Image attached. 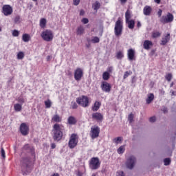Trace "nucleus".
<instances>
[{"label": "nucleus", "mask_w": 176, "mask_h": 176, "mask_svg": "<svg viewBox=\"0 0 176 176\" xmlns=\"http://www.w3.org/2000/svg\"><path fill=\"white\" fill-rule=\"evenodd\" d=\"M2 13L4 16H10L13 13V8L10 5H4L2 7Z\"/></svg>", "instance_id": "nucleus-11"}, {"label": "nucleus", "mask_w": 176, "mask_h": 176, "mask_svg": "<svg viewBox=\"0 0 176 176\" xmlns=\"http://www.w3.org/2000/svg\"><path fill=\"white\" fill-rule=\"evenodd\" d=\"M23 42H30V35L28 34H24L22 36Z\"/></svg>", "instance_id": "nucleus-33"}, {"label": "nucleus", "mask_w": 176, "mask_h": 176, "mask_svg": "<svg viewBox=\"0 0 176 176\" xmlns=\"http://www.w3.org/2000/svg\"><path fill=\"white\" fill-rule=\"evenodd\" d=\"M173 85H174V83L172 82V83L170 84V87H173Z\"/></svg>", "instance_id": "nucleus-61"}, {"label": "nucleus", "mask_w": 176, "mask_h": 176, "mask_svg": "<svg viewBox=\"0 0 176 176\" xmlns=\"http://www.w3.org/2000/svg\"><path fill=\"white\" fill-rule=\"evenodd\" d=\"M174 21V15L168 12L166 15H164L160 19V22L163 24H167L168 23H173Z\"/></svg>", "instance_id": "nucleus-7"}, {"label": "nucleus", "mask_w": 176, "mask_h": 176, "mask_svg": "<svg viewBox=\"0 0 176 176\" xmlns=\"http://www.w3.org/2000/svg\"><path fill=\"white\" fill-rule=\"evenodd\" d=\"M40 27L41 28H45V27H46V19L43 18L40 20Z\"/></svg>", "instance_id": "nucleus-32"}, {"label": "nucleus", "mask_w": 176, "mask_h": 176, "mask_svg": "<svg viewBox=\"0 0 176 176\" xmlns=\"http://www.w3.org/2000/svg\"><path fill=\"white\" fill-rule=\"evenodd\" d=\"M125 151H126V146L124 145H122L119 147V148L117 150V152L119 155H122L124 153Z\"/></svg>", "instance_id": "nucleus-27"}, {"label": "nucleus", "mask_w": 176, "mask_h": 176, "mask_svg": "<svg viewBox=\"0 0 176 176\" xmlns=\"http://www.w3.org/2000/svg\"><path fill=\"white\" fill-rule=\"evenodd\" d=\"M82 76H83V69H82L80 68H77L74 71L75 80H80V79H82Z\"/></svg>", "instance_id": "nucleus-13"}, {"label": "nucleus", "mask_w": 176, "mask_h": 176, "mask_svg": "<svg viewBox=\"0 0 176 176\" xmlns=\"http://www.w3.org/2000/svg\"><path fill=\"white\" fill-rule=\"evenodd\" d=\"M126 24H128V28L130 30H133L134 28V26L135 25V22L134 20H129L126 21Z\"/></svg>", "instance_id": "nucleus-23"}, {"label": "nucleus", "mask_w": 176, "mask_h": 176, "mask_svg": "<svg viewBox=\"0 0 176 176\" xmlns=\"http://www.w3.org/2000/svg\"><path fill=\"white\" fill-rule=\"evenodd\" d=\"M63 131H64V126L60 124H55L53 126L52 137L54 141H60L63 138Z\"/></svg>", "instance_id": "nucleus-1"}, {"label": "nucleus", "mask_w": 176, "mask_h": 176, "mask_svg": "<svg viewBox=\"0 0 176 176\" xmlns=\"http://www.w3.org/2000/svg\"><path fill=\"white\" fill-rule=\"evenodd\" d=\"M45 108H50L52 107V101L50 100H47L45 101Z\"/></svg>", "instance_id": "nucleus-38"}, {"label": "nucleus", "mask_w": 176, "mask_h": 176, "mask_svg": "<svg viewBox=\"0 0 176 176\" xmlns=\"http://www.w3.org/2000/svg\"><path fill=\"white\" fill-rule=\"evenodd\" d=\"M117 174H118V176H124V173H123V171H118V173H117Z\"/></svg>", "instance_id": "nucleus-50"}, {"label": "nucleus", "mask_w": 176, "mask_h": 176, "mask_svg": "<svg viewBox=\"0 0 176 176\" xmlns=\"http://www.w3.org/2000/svg\"><path fill=\"white\" fill-rule=\"evenodd\" d=\"M80 3V0H73V5H74V6H78Z\"/></svg>", "instance_id": "nucleus-45"}, {"label": "nucleus", "mask_w": 176, "mask_h": 176, "mask_svg": "<svg viewBox=\"0 0 176 176\" xmlns=\"http://www.w3.org/2000/svg\"><path fill=\"white\" fill-rule=\"evenodd\" d=\"M128 60L129 61H133V60H135V51L133 49H129L127 51Z\"/></svg>", "instance_id": "nucleus-15"}, {"label": "nucleus", "mask_w": 176, "mask_h": 176, "mask_svg": "<svg viewBox=\"0 0 176 176\" xmlns=\"http://www.w3.org/2000/svg\"><path fill=\"white\" fill-rule=\"evenodd\" d=\"M76 102L78 105H80L83 108H87L90 102L89 100V97L86 96H82L76 99Z\"/></svg>", "instance_id": "nucleus-6"}, {"label": "nucleus", "mask_w": 176, "mask_h": 176, "mask_svg": "<svg viewBox=\"0 0 176 176\" xmlns=\"http://www.w3.org/2000/svg\"><path fill=\"white\" fill-rule=\"evenodd\" d=\"M92 8L94 10H96L97 12V10H98V9L101 8V3H100V2L98 1H96L92 4Z\"/></svg>", "instance_id": "nucleus-24"}, {"label": "nucleus", "mask_w": 176, "mask_h": 176, "mask_svg": "<svg viewBox=\"0 0 176 176\" xmlns=\"http://www.w3.org/2000/svg\"><path fill=\"white\" fill-rule=\"evenodd\" d=\"M123 139L122 138V137H118L113 139V142H115V144H120V142H122V140Z\"/></svg>", "instance_id": "nucleus-36"}, {"label": "nucleus", "mask_w": 176, "mask_h": 176, "mask_svg": "<svg viewBox=\"0 0 176 176\" xmlns=\"http://www.w3.org/2000/svg\"><path fill=\"white\" fill-rule=\"evenodd\" d=\"M20 132L22 135H28V133H30L28 125L25 123H22L20 126Z\"/></svg>", "instance_id": "nucleus-12"}, {"label": "nucleus", "mask_w": 176, "mask_h": 176, "mask_svg": "<svg viewBox=\"0 0 176 176\" xmlns=\"http://www.w3.org/2000/svg\"><path fill=\"white\" fill-rule=\"evenodd\" d=\"M72 108L73 109H76V108H78V104H76V102H72Z\"/></svg>", "instance_id": "nucleus-46"}, {"label": "nucleus", "mask_w": 176, "mask_h": 176, "mask_svg": "<svg viewBox=\"0 0 176 176\" xmlns=\"http://www.w3.org/2000/svg\"><path fill=\"white\" fill-rule=\"evenodd\" d=\"M14 109L15 112H21V111H23V104H20V103L14 104Z\"/></svg>", "instance_id": "nucleus-20"}, {"label": "nucleus", "mask_w": 176, "mask_h": 176, "mask_svg": "<svg viewBox=\"0 0 176 176\" xmlns=\"http://www.w3.org/2000/svg\"><path fill=\"white\" fill-rule=\"evenodd\" d=\"M137 27L138 28H140V27H141V22L140 21H138V23H137Z\"/></svg>", "instance_id": "nucleus-58"}, {"label": "nucleus", "mask_w": 176, "mask_h": 176, "mask_svg": "<svg viewBox=\"0 0 176 176\" xmlns=\"http://www.w3.org/2000/svg\"><path fill=\"white\" fill-rule=\"evenodd\" d=\"M143 13L144 16H151V13H152V8L149 6H146L143 9Z\"/></svg>", "instance_id": "nucleus-18"}, {"label": "nucleus", "mask_w": 176, "mask_h": 176, "mask_svg": "<svg viewBox=\"0 0 176 176\" xmlns=\"http://www.w3.org/2000/svg\"><path fill=\"white\" fill-rule=\"evenodd\" d=\"M18 60H23L24 58V52H19L16 55Z\"/></svg>", "instance_id": "nucleus-34"}, {"label": "nucleus", "mask_w": 176, "mask_h": 176, "mask_svg": "<svg viewBox=\"0 0 176 176\" xmlns=\"http://www.w3.org/2000/svg\"><path fill=\"white\" fill-rule=\"evenodd\" d=\"M111 78V74L109 72H104L102 74V79L104 80H108Z\"/></svg>", "instance_id": "nucleus-28"}, {"label": "nucleus", "mask_w": 176, "mask_h": 176, "mask_svg": "<svg viewBox=\"0 0 176 176\" xmlns=\"http://www.w3.org/2000/svg\"><path fill=\"white\" fill-rule=\"evenodd\" d=\"M153 44L152 43V41H149V40H146L144 42L143 46H144V49H145L146 50H149V49H151V46H152Z\"/></svg>", "instance_id": "nucleus-19"}, {"label": "nucleus", "mask_w": 176, "mask_h": 176, "mask_svg": "<svg viewBox=\"0 0 176 176\" xmlns=\"http://www.w3.org/2000/svg\"><path fill=\"white\" fill-rule=\"evenodd\" d=\"M92 176H96V173L92 174Z\"/></svg>", "instance_id": "nucleus-62"}, {"label": "nucleus", "mask_w": 176, "mask_h": 176, "mask_svg": "<svg viewBox=\"0 0 176 176\" xmlns=\"http://www.w3.org/2000/svg\"><path fill=\"white\" fill-rule=\"evenodd\" d=\"M124 57V54H123V52L119 51L116 53V58L118 60H122Z\"/></svg>", "instance_id": "nucleus-29"}, {"label": "nucleus", "mask_w": 176, "mask_h": 176, "mask_svg": "<svg viewBox=\"0 0 176 176\" xmlns=\"http://www.w3.org/2000/svg\"><path fill=\"white\" fill-rule=\"evenodd\" d=\"M81 21L83 24H87V23H89V19L87 18H84L81 20Z\"/></svg>", "instance_id": "nucleus-47"}, {"label": "nucleus", "mask_w": 176, "mask_h": 176, "mask_svg": "<svg viewBox=\"0 0 176 176\" xmlns=\"http://www.w3.org/2000/svg\"><path fill=\"white\" fill-rule=\"evenodd\" d=\"M123 32V22L118 19L114 27V34L116 36H120Z\"/></svg>", "instance_id": "nucleus-5"}, {"label": "nucleus", "mask_w": 176, "mask_h": 176, "mask_svg": "<svg viewBox=\"0 0 176 176\" xmlns=\"http://www.w3.org/2000/svg\"><path fill=\"white\" fill-rule=\"evenodd\" d=\"M154 98H155V95H153V94H148L147 95V98L146 100V104H151L153 101Z\"/></svg>", "instance_id": "nucleus-22"}, {"label": "nucleus", "mask_w": 176, "mask_h": 176, "mask_svg": "<svg viewBox=\"0 0 176 176\" xmlns=\"http://www.w3.org/2000/svg\"><path fill=\"white\" fill-rule=\"evenodd\" d=\"M19 34H20V32H19V30H14L12 32V35H13L14 36H19Z\"/></svg>", "instance_id": "nucleus-43"}, {"label": "nucleus", "mask_w": 176, "mask_h": 176, "mask_svg": "<svg viewBox=\"0 0 176 176\" xmlns=\"http://www.w3.org/2000/svg\"><path fill=\"white\" fill-rule=\"evenodd\" d=\"M149 120L151 123H153L154 122H156V117H155V116L151 117V118H150Z\"/></svg>", "instance_id": "nucleus-49"}, {"label": "nucleus", "mask_w": 176, "mask_h": 176, "mask_svg": "<svg viewBox=\"0 0 176 176\" xmlns=\"http://www.w3.org/2000/svg\"><path fill=\"white\" fill-rule=\"evenodd\" d=\"M170 42V33H168L166 35H165L162 41H161V45L164 46V45H167Z\"/></svg>", "instance_id": "nucleus-17"}, {"label": "nucleus", "mask_w": 176, "mask_h": 176, "mask_svg": "<svg viewBox=\"0 0 176 176\" xmlns=\"http://www.w3.org/2000/svg\"><path fill=\"white\" fill-rule=\"evenodd\" d=\"M52 122H55L56 123H60L61 122V117L60 116L56 114L52 118Z\"/></svg>", "instance_id": "nucleus-26"}, {"label": "nucleus", "mask_w": 176, "mask_h": 176, "mask_svg": "<svg viewBox=\"0 0 176 176\" xmlns=\"http://www.w3.org/2000/svg\"><path fill=\"white\" fill-rule=\"evenodd\" d=\"M164 166H170L171 163V160L170 158H165L164 160Z\"/></svg>", "instance_id": "nucleus-37"}, {"label": "nucleus", "mask_w": 176, "mask_h": 176, "mask_svg": "<svg viewBox=\"0 0 176 176\" xmlns=\"http://www.w3.org/2000/svg\"><path fill=\"white\" fill-rule=\"evenodd\" d=\"M22 166H23V175H27V174H30L31 173V160L30 158H23L21 160Z\"/></svg>", "instance_id": "nucleus-2"}, {"label": "nucleus", "mask_w": 176, "mask_h": 176, "mask_svg": "<svg viewBox=\"0 0 176 176\" xmlns=\"http://www.w3.org/2000/svg\"><path fill=\"white\" fill-rule=\"evenodd\" d=\"M91 42L92 43H98V42H100V38L97 36H95L91 39Z\"/></svg>", "instance_id": "nucleus-42"}, {"label": "nucleus", "mask_w": 176, "mask_h": 176, "mask_svg": "<svg viewBox=\"0 0 176 176\" xmlns=\"http://www.w3.org/2000/svg\"><path fill=\"white\" fill-rule=\"evenodd\" d=\"M120 3L122 4H124L126 3V2H127V0H120Z\"/></svg>", "instance_id": "nucleus-56"}, {"label": "nucleus", "mask_w": 176, "mask_h": 176, "mask_svg": "<svg viewBox=\"0 0 176 176\" xmlns=\"http://www.w3.org/2000/svg\"><path fill=\"white\" fill-rule=\"evenodd\" d=\"M1 31H2V28L0 27V32H1Z\"/></svg>", "instance_id": "nucleus-63"}, {"label": "nucleus", "mask_w": 176, "mask_h": 176, "mask_svg": "<svg viewBox=\"0 0 176 176\" xmlns=\"http://www.w3.org/2000/svg\"><path fill=\"white\" fill-rule=\"evenodd\" d=\"M100 107H101V103L99 101H96L94 107H92L93 111H98L100 109Z\"/></svg>", "instance_id": "nucleus-25"}, {"label": "nucleus", "mask_w": 176, "mask_h": 176, "mask_svg": "<svg viewBox=\"0 0 176 176\" xmlns=\"http://www.w3.org/2000/svg\"><path fill=\"white\" fill-rule=\"evenodd\" d=\"M77 35H83L85 34V27L83 25H80L76 29Z\"/></svg>", "instance_id": "nucleus-21"}, {"label": "nucleus", "mask_w": 176, "mask_h": 176, "mask_svg": "<svg viewBox=\"0 0 176 176\" xmlns=\"http://www.w3.org/2000/svg\"><path fill=\"white\" fill-rule=\"evenodd\" d=\"M135 163H137V159L134 155H131L127 160L126 162V168L129 170H133L134 168V166H135Z\"/></svg>", "instance_id": "nucleus-8"}, {"label": "nucleus", "mask_w": 176, "mask_h": 176, "mask_svg": "<svg viewBox=\"0 0 176 176\" xmlns=\"http://www.w3.org/2000/svg\"><path fill=\"white\" fill-rule=\"evenodd\" d=\"M52 60V56L49 55L47 56V61H50Z\"/></svg>", "instance_id": "nucleus-55"}, {"label": "nucleus", "mask_w": 176, "mask_h": 176, "mask_svg": "<svg viewBox=\"0 0 176 176\" xmlns=\"http://www.w3.org/2000/svg\"><path fill=\"white\" fill-rule=\"evenodd\" d=\"M41 36L45 42H52L54 38V34L50 30H45L41 32Z\"/></svg>", "instance_id": "nucleus-4"}, {"label": "nucleus", "mask_w": 176, "mask_h": 176, "mask_svg": "<svg viewBox=\"0 0 176 176\" xmlns=\"http://www.w3.org/2000/svg\"><path fill=\"white\" fill-rule=\"evenodd\" d=\"M83 14H85V11H83V10H80V16H83Z\"/></svg>", "instance_id": "nucleus-57"}, {"label": "nucleus", "mask_w": 176, "mask_h": 176, "mask_svg": "<svg viewBox=\"0 0 176 176\" xmlns=\"http://www.w3.org/2000/svg\"><path fill=\"white\" fill-rule=\"evenodd\" d=\"M133 119H134V115H133V113L129 114L128 117V120L129 123H133Z\"/></svg>", "instance_id": "nucleus-41"}, {"label": "nucleus", "mask_w": 176, "mask_h": 176, "mask_svg": "<svg viewBox=\"0 0 176 176\" xmlns=\"http://www.w3.org/2000/svg\"><path fill=\"white\" fill-rule=\"evenodd\" d=\"M162 111H163L164 113H167V108L163 107Z\"/></svg>", "instance_id": "nucleus-54"}, {"label": "nucleus", "mask_w": 176, "mask_h": 176, "mask_svg": "<svg viewBox=\"0 0 176 176\" xmlns=\"http://www.w3.org/2000/svg\"><path fill=\"white\" fill-rule=\"evenodd\" d=\"M69 124H75L76 123V119L75 118L70 116L68 118Z\"/></svg>", "instance_id": "nucleus-30"}, {"label": "nucleus", "mask_w": 176, "mask_h": 176, "mask_svg": "<svg viewBox=\"0 0 176 176\" xmlns=\"http://www.w3.org/2000/svg\"><path fill=\"white\" fill-rule=\"evenodd\" d=\"M90 135L92 140L98 138V136L100 135V127L97 126H92L91 128Z\"/></svg>", "instance_id": "nucleus-10"}, {"label": "nucleus", "mask_w": 176, "mask_h": 176, "mask_svg": "<svg viewBox=\"0 0 176 176\" xmlns=\"http://www.w3.org/2000/svg\"><path fill=\"white\" fill-rule=\"evenodd\" d=\"M113 69V68L112 67H109L107 68L106 72H108L109 74H111L112 73Z\"/></svg>", "instance_id": "nucleus-48"}, {"label": "nucleus", "mask_w": 176, "mask_h": 176, "mask_svg": "<svg viewBox=\"0 0 176 176\" xmlns=\"http://www.w3.org/2000/svg\"><path fill=\"white\" fill-rule=\"evenodd\" d=\"M163 11H162V10H159L158 12H157V14L159 16V17H161L162 16V13Z\"/></svg>", "instance_id": "nucleus-52"}, {"label": "nucleus", "mask_w": 176, "mask_h": 176, "mask_svg": "<svg viewBox=\"0 0 176 176\" xmlns=\"http://www.w3.org/2000/svg\"><path fill=\"white\" fill-rule=\"evenodd\" d=\"M1 153L2 158L5 159V157H6V155L5 150L3 149V148H1Z\"/></svg>", "instance_id": "nucleus-44"}, {"label": "nucleus", "mask_w": 176, "mask_h": 176, "mask_svg": "<svg viewBox=\"0 0 176 176\" xmlns=\"http://www.w3.org/2000/svg\"><path fill=\"white\" fill-rule=\"evenodd\" d=\"M92 119H94V120H97L98 122H102L104 116L100 113H94L92 114Z\"/></svg>", "instance_id": "nucleus-16"}, {"label": "nucleus", "mask_w": 176, "mask_h": 176, "mask_svg": "<svg viewBox=\"0 0 176 176\" xmlns=\"http://www.w3.org/2000/svg\"><path fill=\"white\" fill-rule=\"evenodd\" d=\"M125 19L126 21H128L129 20H130V19H131V12L129 10H127L125 12Z\"/></svg>", "instance_id": "nucleus-31"}, {"label": "nucleus", "mask_w": 176, "mask_h": 176, "mask_svg": "<svg viewBox=\"0 0 176 176\" xmlns=\"http://www.w3.org/2000/svg\"><path fill=\"white\" fill-rule=\"evenodd\" d=\"M51 148H52V149H55V148H56V144L52 143V144H51Z\"/></svg>", "instance_id": "nucleus-53"}, {"label": "nucleus", "mask_w": 176, "mask_h": 176, "mask_svg": "<svg viewBox=\"0 0 176 176\" xmlns=\"http://www.w3.org/2000/svg\"><path fill=\"white\" fill-rule=\"evenodd\" d=\"M100 164L98 157H93L89 163V167L91 170H97L100 168Z\"/></svg>", "instance_id": "nucleus-9"}, {"label": "nucleus", "mask_w": 176, "mask_h": 176, "mask_svg": "<svg viewBox=\"0 0 176 176\" xmlns=\"http://www.w3.org/2000/svg\"><path fill=\"white\" fill-rule=\"evenodd\" d=\"M165 78H166V80H168V82H171V80L173 79V74L169 73V74H166Z\"/></svg>", "instance_id": "nucleus-40"}, {"label": "nucleus", "mask_w": 176, "mask_h": 176, "mask_svg": "<svg viewBox=\"0 0 176 176\" xmlns=\"http://www.w3.org/2000/svg\"><path fill=\"white\" fill-rule=\"evenodd\" d=\"M19 20H20V16H16V18H15L16 23H17V21H19Z\"/></svg>", "instance_id": "nucleus-59"}, {"label": "nucleus", "mask_w": 176, "mask_h": 176, "mask_svg": "<svg viewBox=\"0 0 176 176\" xmlns=\"http://www.w3.org/2000/svg\"><path fill=\"white\" fill-rule=\"evenodd\" d=\"M133 74V72L131 71H127V72H125L124 73V79H126L127 78H129V76H130V75H131Z\"/></svg>", "instance_id": "nucleus-35"}, {"label": "nucleus", "mask_w": 176, "mask_h": 176, "mask_svg": "<svg viewBox=\"0 0 176 176\" xmlns=\"http://www.w3.org/2000/svg\"><path fill=\"white\" fill-rule=\"evenodd\" d=\"M78 142H79V136L76 133H72L70 135L69 142H68V146L70 149H74L78 146Z\"/></svg>", "instance_id": "nucleus-3"}, {"label": "nucleus", "mask_w": 176, "mask_h": 176, "mask_svg": "<svg viewBox=\"0 0 176 176\" xmlns=\"http://www.w3.org/2000/svg\"><path fill=\"white\" fill-rule=\"evenodd\" d=\"M154 2H155V3H160V0H154Z\"/></svg>", "instance_id": "nucleus-60"}, {"label": "nucleus", "mask_w": 176, "mask_h": 176, "mask_svg": "<svg viewBox=\"0 0 176 176\" xmlns=\"http://www.w3.org/2000/svg\"><path fill=\"white\" fill-rule=\"evenodd\" d=\"M172 96H174V91L172 92Z\"/></svg>", "instance_id": "nucleus-64"}, {"label": "nucleus", "mask_w": 176, "mask_h": 176, "mask_svg": "<svg viewBox=\"0 0 176 176\" xmlns=\"http://www.w3.org/2000/svg\"><path fill=\"white\" fill-rule=\"evenodd\" d=\"M160 35H162V33H160L159 32H154L152 34L153 38H159V36H160Z\"/></svg>", "instance_id": "nucleus-39"}, {"label": "nucleus", "mask_w": 176, "mask_h": 176, "mask_svg": "<svg viewBox=\"0 0 176 176\" xmlns=\"http://www.w3.org/2000/svg\"><path fill=\"white\" fill-rule=\"evenodd\" d=\"M100 87L102 91H105V93H109L111 91V84L107 81H102Z\"/></svg>", "instance_id": "nucleus-14"}, {"label": "nucleus", "mask_w": 176, "mask_h": 176, "mask_svg": "<svg viewBox=\"0 0 176 176\" xmlns=\"http://www.w3.org/2000/svg\"><path fill=\"white\" fill-rule=\"evenodd\" d=\"M18 101L20 102L19 104H22V105L24 104V99L23 98H19Z\"/></svg>", "instance_id": "nucleus-51"}]
</instances>
